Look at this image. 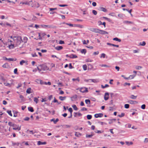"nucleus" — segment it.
<instances>
[{
	"instance_id": "31",
	"label": "nucleus",
	"mask_w": 148,
	"mask_h": 148,
	"mask_svg": "<svg viewBox=\"0 0 148 148\" xmlns=\"http://www.w3.org/2000/svg\"><path fill=\"white\" fill-rule=\"evenodd\" d=\"M16 60V59H14V58H9L8 59V60L9 61H15Z\"/></svg>"
},
{
	"instance_id": "26",
	"label": "nucleus",
	"mask_w": 148,
	"mask_h": 148,
	"mask_svg": "<svg viewBox=\"0 0 148 148\" xmlns=\"http://www.w3.org/2000/svg\"><path fill=\"white\" fill-rule=\"evenodd\" d=\"M85 102L86 104H90V101L89 99H86Z\"/></svg>"
},
{
	"instance_id": "11",
	"label": "nucleus",
	"mask_w": 148,
	"mask_h": 148,
	"mask_svg": "<svg viewBox=\"0 0 148 148\" xmlns=\"http://www.w3.org/2000/svg\"><path fill=\"white\" fill-rule=\"evenodd\" d=\"M3 44H4V43L3 40L0 41V48H1L2 49H4L5 47V46L4 45H3Z\"/></svg>"
},
{
	"instance_id": "17",
	"label": "nucleus",
	"mask_w": 148,
	"mask_h": 148,
	"mask_svg": "<svg viewBox=\"0 0 148 148\" xmlns=\"http://www.w3.org/2000/svg\"><path fill=\"white\" fill-rule=\"evenodd\" d=\"M46 144V142H42L40 141H39L38 142L37 144L38 145H45Z\"/></svg>"
},
{
	"instance_id": "36",
	"label": "nucleus",
	"mask_w": 148,
	"mask_h": 148,
	"mask_svg": "<svg viewBox=\"0 0 148 148\" xmlns=\"http://www.w3.org/2000/svg\"><path fill=\"white\" fill-rule=\"evenodd\" d=\"M72 79L73 81H77L78 82H79L80 81V79L79 77H77L76 79L73 78Z\"/></svg>"
},
{
	"instance_id": "63",
	"label": "nucleus",
	"mask_w": 148,
	"mask_h": 148,
	"mask_svg": "<svg viewBox=\"0 0 148 148\" xmlns=\"http://www.w3.org/2000/svg\"><path fill=\"white\" fill-rule=\"evenodd\" d=\"M148 142V138H145L144 141V142L145 143H147Z\"/></svg>"
},
{
	"instance_id": "39",
	"label": "nucleus",
	"mask_w": 148,
	"mask_h": 148,
	"mask_svg": "<svg viewBox=\"0 0 148 148\" xmlns=\"http://www.w3.org/2000/svg\"><path fill=\"white\" fill-rule=\"evenodd\" d=\"M92 116L91 115H88L87 116V118L88 119L90 120L92 118Z\"/></svg>"
},
{
	"instance_id": "59",
	"label": "nucleus",
	"mask_w": 148,
	"mask_h": 148,
	"mask_svg": "<svg viewBox=\"0 0 148 148\" xmlns=\"http://www.w3.org/2000/svg\"><path fill=\"white\" fill-rule=\"evenodd\" d=\"M41 34L40 33H38V36L39 37V39L40 40H42V38L40 36Z\"/></svg>"
},
{
	"instance_id": "62",
	"label": "nucleus",
	"mask_w": 148,
	"mask_h": 148,
	"mask_svg": "<svg viewBox=\"0 0 148 148\" xmlns=\"http://www.w3.org/2000/svg\"><path fill=\"white\" fill-rule=\"evenodd\" d=\"M59 43L60 44H63L64 43V42L63 41L60 40L59 41Z\"/></svg>"
},
{
	"instance_id": "60",
	"label": "nucleus",
	"mask_w": 148,
	"mask_h": 148,
	"mask_svg": "<svg viewBox=\"0 0 148 148\" xmlns=\"http://www.w3.org/2000/svg\"><path fill=\"white\" fill-rule=\"evenodd\" d=\"M17 112H15L14 113V115H13V116L14 117H17Z\"/></svg>"
},
{
	"instance_id": "5",
	"label": "nucleus",
	"mask_w": 148,
	"mask_h": 148,
	"mask_svg": "<svg viewBox=\"0 0 148 148\" xmlns=\"http://www.w3.org/2000/svg\"><path fill=\"white\" fill-rule=\"evenodd\" d=\"M39 67L41 68L42 70L47 71L49 70V68L45 65H42L39 66Z\"/></svg>"
},
{
	"instance_id": "49",
	"label": "nucleus",
	"mask_w": 148,
	"mask_h": 148,
	"mask_svg": "<svg viewBox=\"0 0 148 148\" xmlns=\"http://www.w3.org/2000/svg\"><path fill=\"white\" fill-rule=\"evenodd\" d=\"M92 12L95 15H96L97 14V12L95 10H92Z\"/></svg>"
},
{
	"instance_id": "10",
	"label": "nucleus",
	"mask_w": 148,
	"mask_h": 148,
	"mask_svg": "<svg viewBox=\"0 0 148 148\" xmlns=\"http://www.w3.org/2000/svg\"><path fill=\"white\" fill-rule=\"evenodd\" d=\"M109 94L108 92H106L105 93L104 96V99L105 101H106L109 98Z\"/></svg>"
},
{
	"instance_id": "20",
	"label": "nucleus",
	"mask_w": 148,
	"mask_h": 148,
	"mask_svg": "<svg viewBox=\"0 0 148 148\" xmlns=\"http://www.w3.org/2000/svg\"><path fill=\"white\" fill-rule=\"evenodd\" d=\"M66 97L65 96L63 97L62 96H60L59 97V99L60 100L62 101L66 99Z\"/></svg>"
},
{
	"instance_id": "64",
	"label": "nucleus",
	"mask_w": 148,
	"mask_h": 148,
	"mask_svg": "<svg viewBox=\"0 0 148 148\" xmlns=\"http://www.w3.org/2000/svg\"><path fill=\"white\" fill-rule=\"evenodd\" d=\"M22 86V84H19L18 86L16 87L17 88H19L21 87Z\"/></svg>"
},
{
	"instance_id": "33",
	"label": "nucleus",
	"mask_w": 148,
	"mask_h": 148,
	"mask_svg": "<svg viewBox=\"0 0 148 148\" xmlns=\"http://www.w3.org/2000/svg\"><path fill=\"white\" fill-rule=\"evenodd\" d=\"M101 87L102 88H104L106 87H108L109 86L107 84H105V86H103V85H101Z\"/></svg>"
},
{
	"instance_id": "18",
	"label": "nucleus",
	"mask_w": 148,
	"mask_h": 148,
	"mask_svg": "<svg viewBox=\"0 0 148 148\" xmlns=\"http://www.w3.org/2000/svg\"><path fill=\"white\" fill-rule=\"evenodd\" d=\"M137 96H134V95H131L129 97L131 99H136Z\"/></svg>"
},
{
	"instance_id": "15",
	"label": "nucleus",
	"mask_w": 148,
	"mask_h": 148,
	"mask_svg": "<svg viewBox=\"0 0 148 148\" xmlns=\"http://www.w3.org/2000/svg\"><path fill=\"white\" fill-rule=\"evenodd\" d=\"M59 121V119H56V120H55L54 119H53L51 120L50 121L51 122L53 121L54 124H56L57 122Z\"/></svg>"
},
{
	"instance_id": "61",
	"label": "nucleus",
	"mask_w": 148,
	"mask_h": 148,
	"mask_svg": "<svg viewBox=\"0 0 148 148\" xmlns=\"http://www.w3.org/2000/svg\"><path fill=\"white\" fill-rule=\"evenodd\" d=\"M52 102H54V103H56V102L58 103V101H57V100H56V99L55 97H54V100L53 101H52Z\"/></svg>"
},
{
	"instance_id": "22",
	"label": "nucleus",
	"mask_w": 148,
	"mask_h": 148,
	"mask_svg": "<svg viewBox=\"0 0 148 148\" xmlns=\"http://www.w3.org/2000/svg\"><path fill=\"white\" fill-rule=\"evenodd\" d=\"M74 26L78 27L80 28H83V27H84V26L83 25H79V24L75 25H74Z\"/></svg>"
},
{
	"instance_id": "9",
	"label": "nucleus",
	"mask_w": 148,
	"mask_h": 148,
	"mask_svg": "<svg viewBox=\"0 0 148 148\" xmlns=\"http://www.w3.org/2000/svg\"><path fill=\"white\" fill-rule=\"evenodd\" d=\"M98 33L102 34H108V33L107 32L104 30L99 29Z\"/></svg>"
},
{
	"instance_id": "30",
	"label": "nucleus",
	"mask_w": 148,
	"mask_h": 148,
	"mask_svg": "<svg viewBox=\"0 0 148 148\" xmlns=\"http://www.w3.org/2000/svg\"><path fill=\"white\" fill-rule=\"evenodd\" d=\"M8 47L10 49H13L14 47V44H11L8 46Z\"/></svg>"
},
{
	"instance_id": "51",
	"label": "nucleus",
	"mask_w": 148,
	"mask_h": 148,
	"mask_svg": "<svg viewBox=\"0 0 148 148\" xmlns=\"http://www.w3.org/2000/svg\"><path fill=\"white\" fill-rule=\"evenodd\" d=\"M141 108L143 109H144L145 108V105L143 104L141 106Z\"/></svg>"
},
{
	"instance_id": "25",
	"label": "nucleus",
	"mask_w": 148,
	"mask_h": 148,
	"mask_svg": "<svg viewBox=\"0 0 148 148\" xmlns=\"http://www.w3.org/2000/svg\"><path fill=\"white\" fill-rule=\"evenodd\" d=\"M114 40H115L118 41L119 42H121V40L120 39L118 38H113V39Z\"/></svg>"
},
{
	"instance_id": "37",
	"label": "nucleus",
	"mask_w": 148,
	"mask_h": 148,
	"mask_svg": "<svg viewBox=\"0 0 148 148\" xmlns=\"http://www.w3.org/2000/svg\"><path fill=\"white\" fill-rule=\"evenodd\" d=\"M83 68L84 70H85V71L87 69V65L86 64L84 65L83 66Z\"/></svg>"
},
{
	"instance_id": "1",
	"label": "nucleus",
	"mask_w": 148,
	"mask_h": 148,
	"mask_svg": "<svg viewBox=\"0 0 148 148\" xmlns=\"http://www.w3.org/2000/svg\"><path fill=\"white\" fill-rule=\"evenodd\" d=\"M10 38L12 39L16 46L20 48H22L24 47V45L27 42V38L26 37H24L22 39L21 36H12Z\"/></svg>"
},
{
	"instance_id": "23",
	"label": "nucleus",
	"mask_w": 148,
	"mask_h": 148,
	"mask_svg": "<svg viewBox=\"0 0 148 148\" xmlns=\"http://www.w3.org/2000/svg\"><path fill=\"white\" fill-rule=\"evenodd\" d=\"M100 8L101 10L102 11L105 12H107V10L105 8L102 7H100Z\"/></svg>"
},
{
	"instance_id": "7",
	"label": "nucleus",
	"mask_w": 148,
	"mask_h": 148,
	"mask_svg": "<svg viewBox=\"0 0 148 148\" xmlns=\"http://www.w3.org/2000/svg\"><path fill=\"white\" fill-rule=\"evenodd\" d=\"M41 26L43 28H54L56 27V26H52L51 25H41Z\"/></svg>"
},
{
	"instance_id": "44",
	"label": "nucleus",
	"mask_w": 148,
	"mask_h": 148,
	"mask_svg": "<svg viewBox=\"0 0 148 148\" xmlns=\"http://www.w3.org/2000/svg\"><path fill=\"white\" fill-rule=\"evenodd\" d=\"M7 112L8 114L11 116H12V114L11 113V110H8L7 111Z\"/></svg>"
},
{
	"instance_id": "2",
	"label": "nucleus",
	"mask_w": 148,
	"mask_h": 148,
	"mask_svg": "<svg viewBox=\"0 0 148 148\" xmlns=\"http://www.w3.org/2000/svg\"><path fill=\"white\" fill-rule=\"evenodd\" d=\"M8 124L9 125L14 127L13 129L14 130H17L19 131L21 130V127H19L16 124L12 123L11 122H9Z\"/></svg>"
},
{
	"instance_id": "8",
	"label": "nucleus",
	"mask_w": 148,
	"mask_h": 148,
	"mask_svg": "<svg viewBox=\"0 0 148 148\" xmlns=\"http://www.w3.org/2000/svg\"><path fill=\"white\" fill-rule=\"evenodd\" d=\"M89 30L92 32L96 33H98L99 32V29H97L95 28H90L89 29Z\"/></svg>"
},
{
	"instance_id": "34",
	"label": "nucleus",
	"mask_w": 148,
	"mask_h": 148,
	"mask_svg": "<svg viewBox=\"0 0 148 148\" xmlns=\"http://www.w3.org/2000/svg\"><path fill=\"white\" fill-rule=\"evenodd\" d=\"M31 88H28L26 90V92L27 93L29 94L31 93Z\"/></svg>"
},
{
	"instance_id": "52",
	"label": "nucleus",
	"mask_w": 148,
	"mask_h": 148,
	"mask_svg": "<svg viewBox=\"0 0 148 148\" xmlns=\"http://www.w3.org/2000/svg\"><path fill=\"white\" fill-rule=\"evenodd\" d=\"M93 135H92V134H90V135H86V137H87V138H90V137H92V136Z\"/></svg>"
},
{
	"instance_id": "13",
	"label": "nucleus",
	"mask_w": 148,
	"mask_h": 148,
	"mask_svg": "<svg viewBox=\"0 0 148 148\" xmlns=\"http://www.w3.org/2000/svg\"><path fill=\"white\" fill-rule=\"evenodd\" d=\"M128 102L131 104H134L135 103H138V102L136 101H134L133 100H130Z\"/></svg>"
},
{
	"instance_id": "14",
	"label": "nucleus",
	"mask_w": 148,
	"mask_h": 148,
	"mask_svg": "<svg viewBox=\"0 0 148 148\" xmlns=\"http://www.w3.org/2000/svg\"><path fill=\"white\" fill-rule=\"evenodd\" d=\"M136 76V75H130L129 77H128L127 78H125V79H133L134 77Z\"/></svg>"
},
{
	"instance_id": "29",
	"label": "nucleus",
	"mask_w": 148,
	"mask_h": 148,
	"mask_svg": "<svg viewBox=\"0 0 148 148\" xmlns=\"http://www.w3.org/2000/svg\"><path fill=\"white\" fill-rule=\"evenodd\" d=\"M145 45L146 43L145 41H143L142 42H140L139 43V45L142 46H144Z\"/></svg>"
},
{
	"instance_id": "24",
	"label": "nucleus",
	"mask_w": 148,
	"mask_h": 148,
	"mask_svg": "<svg viewBox=\"0 0 148 148\" xmlns=\"http://www.w3.org/2000/svg\"><path fill=\"white\" fill-rule=\"evenodd\" d=\"M62 126L64 128H69L71 127V126L69 125H63Z\"/></svg>"
},
{
	"instance_id": "35",
	"label": "nucleus",
	"mask_w": 148,
	"mask_h": 148,
	"mask_svg": "<svg viewBox=\"0 0 148 148\" xmlns=\"http://www.w3.org/2000/svg\"><path fill=\"white\" fill-rule=\"evenodd\" d=\"M103 18L107 20L109 22H110L111 21V20L110 19L107 18L106 17L103 16Z\"/></svg>"
},
{
	"instance_id": "3",
	"label": "nucleus",
	"mask_w": 148,
	"mask_h": 148,
	"mask_svg": "<svg viewBox=\"0 0 148 148\" xmlns=\"http://www.w3.org/2000/svg\"><path fill=\"white\" fill-rule=\"evenodd\" d=\"M84 81L85 82H88L90 84H92V83H96L98 82L97 79H85Z\"/></svg>"
},
{
	"instance_id": "28",
	"label": "nucleus",
	"mask_w": 148,
	"mask_h": 148,
	"mask_svg": "<svg viewBox=\"0 0 148 148\" xmlns=\"http://www.w3.org/2000/svg\"><path fill=\"white\" fill-rule=\"evenodd\" d=\"M81 52L82 53L85 54L86 52V50L85 49H82L81 50Z\"/></svg>"
},
{
	"instance_id": "21",
	"label": "nucleus",
	"mask_w": 148,
	"mask_h": 148,
	"mask_svg": "<svg viewBox=\"0 0 148 148\" xmlns=\"http://www.w3.org/2000/svg\"><path fill=\"white\" fill-rule=\"evenodd\" d=\"M77 58V56L75 55L72 54L70 56V58Z\"/></svg>"
},
{
	"instance_id": "55",
	"label": "nucleus",
	"mask_w": 148,
	"mask_h": 148,
	"mask_svg": "<svg viewBox=\"0 0 148 148\" xmlns=\"http://www.w3.org/2000/svg\"><path fill=\"white\" fill-rule=\"evenodd\" d=\"M68 110L70 112L71 114H72L73 110L72 108H70Z\"/></svg>"
},
{
	"instance_id": "43",
	"label": "nucleus",
	"mask_w": 148,
	"mask_h": 148,
	"mask_svg": "<svg viewBox=\"0 0 148 148\" xmlns=\"http://www.w3.org/2000/svg\"><path fill=\"white\" fill-rule=\"evenodd\" d=\"M92 68H93V66L91 64H88V69H92Z\"/></svg>"
},
{
	"instance_id": "57",
	"label": "nucleus",
	"mask_w": 148,
	"mask_h": 148,
	"mask_svg": "<svg viewBox=\"0 0 148 148\" xmlns=\"http://www.w3.org/2000/svg\"><path fill=\"white\" fill-rule=\"evenodd\" d=\"M57 8H49V10H50V11H51L56 10H57Z\"/></svg>"
},
{
	"instance_id": "27",
	"label": "nucleus",
	"mask_w": 148,
	"mask_h": 148,
	"mask_svg": "<svg viewBox=\"0 0 148 148\" xmlns=\"http://www.w3.org/2000/svg\"><path fill=\"white\" fill-rule=\"evenodd\" d=\"M123 23H131V24H133V22L131 21H123Z\"/></svg>"
},
{
	"instance_id": "46",
	"label": "nucleus",
	"mask_w": 148,
	"mask_h": 148,
	"mask_svg": "<svg viewBox=\"0 0 148 148\" xmlns=\"http://www.w3.org/2000/svg\"><path fill=\"white\" fill-rule=\"evenodd\" d=\"M34 101L36 103H37L38 102V99L36 97L34 98Z\"/></svg>"
},
{
	"instance_id": "38",
	"label": "nucleus",
	"mask_w": 148,
	"mask_h": 148,
	"mask_svg": "<svg viewBox=\"0 0 148 148\" xmlns=\"http://www.w3.org/2000/svg\"><path fill=\"white\" fill-rule=\"evenodd\" d=\"M72 107L74 110H77V108L75 105H74L72 106Z\"/></svg>"
},
{
	"instance_id": "32",
	"label": "nucleus",
	"mask_w": 148,
	"mask_h": 148,
	"mask_svg": "<svg viewBox=\"0 0 148 148\" xmlns=\"http://www.w3.org/2000/svg\"><path fill=\"white\" fill-rule=\"evenodd\" d=\"M28 110L29 111L32 112H33L34 111L33 108L32 107H29L28 108Z\"/></svg>"
},
{
	"instance_id": "58",
	"label": "nucleus",
	"mask_w": 148,
	"mask_h": 148,
	"mask_svg": "<svg viewBox=\"0 0 148 148\" xmlns=\"http://www.w3.org/2000/svg\"><path fill=\"white\" fill-rule=\"evenodd\" d=\"M38 81H39L40 83L42 85L44 84V82H43L42 80H39Z\"/></svg>"
},
{
	"instance_id": "12",
	"label": "nucleus",
	"mask_w": 148,
	"mask_h": 148,
	"mask_svg": "<svg viewBox=\"0 0 148 148\" xmlns=\"http://www.w3.org/2000/svg\"><path fill=\"white\" fill-rule=\"evenodd\" d=\"M77 97V96L76 95H75L72 97H71V100L73 101H75L76 100Z\"/></svg>"
},
{
	"instance_id": "16",
	"label": "nucleus",
	"mask_w": 148,
	"mask_h": 148,
	"mask_svg": "<svg viewBox=\"0 0 148 148\" xmlns=\"http://www.w3.org/2000/svg\"><path fill=\"white\" fill-rule=\"evenodd\" d=\"M56 49L59 51L62 49H63V47L62 46H57L55 47Z\"/></svg>"
},
{
	"instance_id": "50",
	"label": "nucleus",
	"mask_w": 148,
	"mask_h": 148,
	"mask_svg": "<svg viewBox=\"0 0 148 148\" xmlns=\"http://www.w3.org/2000/svg\"><path fill=\"white\" fill-rule=\"evenodd\" d=\"M102 67H109V66L106 64H101L100 65Z\"/></svg>"
},
{
	"instance_id": "53",
	"label": "nucleus",
	"mask_w": 148,
	"mask_h": 148,
	"mask_svg": "<svg viewBox=\"0 0 148 148\" xmlns=\"http://www.w3.org/2000/svg\"><path fill=\"white\" fill-rule=\"evenodd\" d=\"M20 98L22 101H23L24 100V97L23 95H20Z\"/></svg>"
},
{
	"instance_id": "48",
	"label": "nucleus",
	"mask_w": 148,
	"mask_h": 148,
	"mask_svg": "<svg viewBox=\"0 0 148 148\" xmlns=\"http://www.w3.org/2000/svg\"><path fill=\"white\" fill-rule=\"evenodd\" d=\"M124 106L125 108H128L129 107V105L128 104H125Z\"/></svg>"
},
{
	"instance_id": "45",
	"label": "nucleus",
	"mask_w": 148,
	"mask_h": 148,
	"mask_svg": "<svg viewBox=\"0 0 148 148\" xmlns=\"http://www.w3.org/2000/svg\"><path fill=\"white\" fill-rule=\"evenodd\" d=\"M97 116L98 117H101L103 116V114L102 113H99L98 114Z\"/></svg>"
},
{
	"instance_id": "47",
	"label": "nucleus",
	"mask_w": 148,
	"mask_h": 148,
	"mask_svg": "<svg viewBox=\"0 0 148 148\" xmlns=\"http://www.w3.org/2000/svg\"><path fill=\"white\" fill-rule=\"evenodd\" d=\"M25 62V61L24 60H22L20 62V64L21 65H22L23 64V63H24Z\"/></svg>"
},
{
	"instance_id": "6",
	"label": "nucleus",
	"mask_w": 148,
	"mask_h": 148,
	"mask_svg": "<svg viewBox=\"0 0 148 148\" xmlns=\"http://www.w3.org/2000/svg\"><path fill=\"white\" fill-rule=\"evenodd\" d=\"M80 91L82 93L87 92H88V88L86 87H82L80 88Z\"/></svg>"
},
{
	"instance_id": "54",
	"label": "nucleus",
	"mask_w": 148,
	"mask_h": 148,
	"mask_svg": "<svg viewBox=\"0 0 148 148\" xmlns=\"http://www.w3.org/2000/svg\"><path fill=\"white\" fill-rule=\"evenodd\" d=\"M105 56H106V55L105 54H104V53H102L101 54V56L100 57H101V58L103 57V58H105Z\"/></svg>"
},
{
	"instance_id": "40",
	"label": "nucleus",
	"mask_w": 148,
	"mask_h": 148,
	"mask_svg": "<svg viewBox=\"0 0 148 148\" xmlns=\"http://www.w3.org/2000/svg\"><path fill=\"white\" fill-rule=\"evenodd\" d=\"M81 135V134L80 133L77 132H75V135L77 137H79V136H80Z\"/></svg>"
},
{
	"instance_id": "4",
	"label": "nucleus",
	"mask_w": 148,
	"mask_h": 148,
	"mask_svg": "<svg viewBox=\"0 0 148 148\" xmlns=\"http://www.w3.org/2000/svg\"><path fill=\"white\" fill-rule=\"evenodd\" d=\"M30 6L32 7L35 8H38L40 6L39 4L37 2H35L34 3L32 4L31 3Z\"/></svg>"
},
{
	"instance_id": "56",
	"label": "nucleus",
	"mask_w": 148,
	"mask_h": 148,
	"mask_svg": "<svg viewBox=\"0 0 148 148\" xmlns=\"http://www.w3.org/2000/svg\"><path fill=\"white\" fill-rule=\"evenodd\" d=\"M29 132L30 133H31L32 134H34L33 131H32V130H27V131L26 132Z\"/></svg>"
},
{
	"instance_id": "42",
	"label": "nucleus",
	"mask_w": 148,
	"mask_h": 148,
	"mask_svg": "<svg viewBox=\"0 0 148 148\" xmlns=\"http://www.w3.org/2000/svg\"><path fill=\"white\" fill-rule=\"evenodd\" d=\"M135 68L137 70H139L142 68V67L140 66H136Z\"/></svg>"
},
{
	"instance_id": "19",
	"label": "nucleus",
	"mask_w": 148,
	"mask_h": 148,
	"mask_svg": "<svg viewBox=\"0 0 148 148\" xmlns=\"http://www.w3.org/2000/svg\"><path fill=\"white\" fill-rule=\"evenodd\" d=\"M32 2V1H31L28 2H23L22 3V4H26V5H29L30 6V4H31V3Z\"/></svg>"
},
{
	"instance_id": "41",
	"label": "nucleus",
	"mask_w": 148,
	"mask_h": 148,
	"mask_svg": "<svg viewBox=\"0 0 148 148\" xmlns=\"http://www.w3.org/2000/svg\"><path fill=\"white\" fill-rule=\"evenodd\" d=\"M125 115V113H122L121 114L118 115V116L120 117H122Z\"/></svg>"
}]
</instances>
